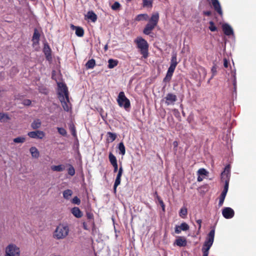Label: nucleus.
I'll return each mask as SVG.
<instances>
[{"instance_id": "obj_9", "label": "nucleus", "mask_w": 256, "mask_h": 256, "mask_svg": "<svg viewBox=\"0 0 256 256\" xmlns=\"http://www.w3.org/2000/svg\"><path fill=\"white\" fill-rule=\"evenodd\" d=\"M222 214L224 217L228 219L232 218L234 214V210L230 208L226 207L223 208Z\"/></svg>"}, {"instance_id": "obj_45", "label": "nucleus", "mask_w": 256, "mask_h": 256, "mask_svg": "<svg viewBox=\"0 0 256 256\" xmlns=\"http://www.w3.org/2000/svg\"><path fill=\"white\" fill-rule=\"evenodd\" d=\"M120 3L116 2L112 6V8L113 10H118L120 8Z\"/></svg>"}, {"instance_id": "obj_41", "label": "nucleus", "mask_w": 256, "mask_h": 256, "mask_svg": "<svg viewBox=\"0 0 256 256\" xmlns=\"http://www.w3.org/2000/svg\"><path fill=\"white\" fill-rule=\"evenodd\" d=\"M210 26H209V29L212 31V32H215L216 30H217V28L215 26L214 22H210Z\"/></svg>"}, {"instance_id": "obj_36", "label": "nucleus", "mask_w": 256, "mask_h": 256, "mask_svg": "<svg viewBox=\"0 0 256 256\" xmlns=\"http://www.w3.org/2000/svg\"><path fill=\"white\" fill-rule=\"evenodd\" d=\"M108 140H110L111 142L114 141L116 138V134L112 133L111 132H108Z\"/></svg>"}, {"instance_id": "obj_60", "label": "nucleus", "mask_w": 256, "mask_h": 256, "mask_svg": "<svg viewBox=\"0 0 256 256\" xmlns=\"http://www.w3.org/2000/svg\"><path fill=\"white\" fill-rule=\"evenodd\" d=\"M204 13L205 15H206V16H210L211 14V12L209 11L204 12Z\"/></svg>"}, {"instance_id": "obj_12", "label": "nucleus", "mask_w": 256, "mask_h": 256, "mask_svg": "<svg viewBox=\"0 0 256 256\" xmlns=\"http://www.w3.org/2000/svg\"><path fill=\"white\" fill-rule=\"evenodd\" d=\"M208 174V172L204 168H200L197 172L198 181L199 182H202L205 176H207Z\"/></svg>"}, {"instance_id": "obj_38", "label": "nucleus", "mask_w": 256, "mask_h": 256, "mask_svg": "<svg viewBox=\"0 0 256 256\" xmlns=\"http://www.w3.org/2000/svg\"><path fill=\"white\" fill-rule=\"evenodd\" d=\"M40 34L37 30H35L32 36V40H40Z\"/></svg>"}, {"instance_id": "obj_44", "label": "nucleus", "mask_w": 256, "mask_h": 256, "mask_svg": "<svg viewBox=\"0 0 256 256\" xmlns=\"http://www.w3.org/2000/svg\"><path fill=\"white\" fill-rule=\"evenodd\" d=\"M172 74H173L172 73H170L168 72H167L166 76L165 77V78L164 80V81L169 82L172 78Z\"/></svg>"}, {"instance_id": "obj_7", "label": "nucleus", "mask_w": 256, "mask_h": 256, "mask_svg": "<svg viewBox=\"0 0 256 256\" xmlns=\"http://www.w3.org/2000/svg\"><path fill=\"white\" fill-rule=\"evenodd\" d=\"M214 230H212L209 232L208 238L204 242V246L202 248L203 250H209L210 247L212 245L214 240Z\"/></svg>"}, {"instance_id": "obj_43", "label": "nucleus", "mask_w": 256, "mask_h": 256, "mask_svg": "<svg viewBox=\"0 0 256 256\" xmlns=\"http://www.w3.org/2000/svg\"><path fill=\"white\" fill-rule=\"evenodd\" d=\"M73 204L79 205L80 203V200L78 196H74L72 200Z\"/></svg>"}, {"instance_id": "obj_59", "label": "nucleus", "mask_w": 256, "mask_h": 256, "mask_svg": "<svg viewBox=\"0 0 256 256\" xmlns=\"http://www.w3.org/2000/svg\"><path fill=\"white\" fill-rule=\"evenodd\" d=\"M172 144L175 148H176L178 146V142L176 141H174Z\"/></svg>"}, {"instance_id": "obj_15", "label": "nucleus", "mask_w": 256, "mask_h": 256, "mask_svg": "<svg viewBox=\"0 0 256 256\" xmlns=\"http://www.w3.org/2000/svg\"><path fill=\"white\" fill-rule=\"evenodd\" d=\"M174 244L178 246H185L187 244V241L185 238L180 236L176 240Z\"/></svg>"}, {"instance_id": "obj_1", "label": "nucleus", "mask_w": 256, "mask_h": 256, "mask_svg": "<svg viewBox=\"0 0 256 256\" xmlns=\"http://www.w3.org/2000/svg\"><path fill=\"white\" fill-rule=\"evenodd\" d=\"M70 232V229L66 224H58L52 234V237L56 240H63L65 238Z\"/></svg>"}, {"instance_id": "obj_14", "label": "nucleus", "mask_w": 256, "mask_h": 256, "mask_svg": "<svg viewBox=\"0 0 256 256\" xmlns=\"http://www.w3.org/2000/svg\"><path fill=\"white\" fill-rule=\"evenodd\" d=\"M211 2L214 10L222 16V11L219 1L218 0H211Z\"/></svg>"}, {"instance_id": "obj_11", "label": "nucleus", "mask_w": 256, "mask_h": 256, "mask_svg": "<svg viewBox=\"0 0 256 256\" xmlns=\"http://www.w3.org/2000/svg\"><path fill=\"white\" fill-rule=\"evenodd\" d=\"M189 226L186 222H182L180 226H176L174 228L175 232L179 234L182 231H186L189 230Z\"/></svg>"}, {"instance_id": "obj_29", "label": "nucleus", "mask_w": 256, "mask_h": 256, "mask_svg": "<svg viewBox=\"0 0 256 256\" xmlns=\"http://www.w3.org/2000/svg\"><path fill=\"white\" fill-rule=\"evenodd\" d=\"M51 169L53 171L62 172L64 170V166L62 164L58 166H51Z\"/></svg>"}, {"instance_id": "obj_46", "label": "nucleus", "mask_w": 256, "mask_h": 256, "mask_svg": "<svg viewBox=\"0 0 256 256\" xmlns=\"http://www.w3.org/2000/svg\"><path fill=\"white\" fill-rule=\"evenodd\" d=\"M211 71L212 73V75L210 78L208 80V82H209L210 80L213 78V77L216 74V68L215 66H214L212 67Z\"/></svg>"}, {"instance_id": "obj_49", "label": "nucleus", "mask_w": 256, "mask_h": 256, "mask_svg": "<svg viewBox=\"0 0 256 256\" xmlns=\"http://www.w3.org/2000/svg\"><path fill=\"white\" fill-rule=\"evenodd\" d=\"M32 45L33 46L36 48L37 49L38 48V46L39 44V40H32Z\"/></svg>"}, {"instance_id": "obj_61", "label": "nucleus", "mask_w": 256, "mask_h": 256, "mask_svg": "<svg viewBox=\"0 0 256 256\" xmlns=\"http://www.w3.org/2000/svg\"><path fill=\"white\" fill-rule=\"evenodd\" d=\"M118 172H122V173L123 172V168H122V166H120L119 168V170H118Z\"/></svg>"}, {"instance_id": "obj_62", "label": "nucleus", "mask_w": 256, "mask_h": 256, "mask_svg": "<svg viewBox=\"0 0 256 256\" xmlns=\"http://www.w3.org/2000/svg\"><path fill=\"white\" fill-rule=\"evenodd\" d=\"M83 226H84V228L85 229V230H88V228H87V226H86V224L85 222H84L83 223Z\"/></svg>"}, {"instance_id": "obj_58", "label": "nucleus", "mask_w": 256, "mask_h": 256, "mask_svg": "<svg viewBox=\"0 0 256 256\" xmlns=\"http://www.w3.org/2000/svg\"><path fill=\"white\" fill-rule=\"evenodd\" d=\"M114 167V172H116L118 170V164L112 165Z\"/></svg>"}, {"instance_id": "obj_2", "label": "nucleus", "mask_w": 256, "mask_h": 256, "mask_svg": "<svg viewBox=\"0 0 256 256\" xmlns=\"http://www.w3.org/2000/svg\"><path fill=\"white\" fill-rule=\"evenodd\" d=\"M158 20V12L153 13L149 20L148 22L146 24L144 30V33L146 35L150 34L151 33V32L156 26Z\"/></svg>"}, {"instance_id": "obj_6", "label": "nucleus", "mask_w": 256, "mask_h": 256, "mask_svg": "<svg viewBox=\"0 0 256 256\" xmlns=\"http://www.w3.org/2000/svg\"><path fill=\"white\" fill-rule=\"evenodd\" d=\"M58 94L59 100L68 97V92L66 85L62 82L58 83Z\"/></svg>"}, {"instance_id": "obj_56", "label": "nucleus", "mask_w": 256, "mask_h": 256, "mask_svg": "<svg viewBox=\"0 0 256 256\" xmlns=\"http://www.w3.org/2000/svg\"><path fill=\"white\" fill-rule=\"evenodd\" d=\"M208 251L209 250H207L202 249L203 256H208Z\"/></svg>"}, {"instance_id": "obj_35", "label": "nucleus", "mask_w": 256, "mask_h": 256, "mask_svg": "<svg viewBox=\"0 0 256 256\" xmlns=\"http://www.w3.org/2000/svg\"><path fill=\"white\" fill-rule=\"evenodd\" d=\"M44 52L46 58H48V57L50 56V49L48 45H44Z\"/></svg>"}, {"instance_id": "obj_17", "label": "nucleus", "mask_w": 256, "mask_h": 256, "mask_svg": "<svg viewBox=\"0 0 256 256\" xmlns=\"http://www.w3.org/2000/svg\"><path fill=\"white\" fill-rule=\"evenodd\" d=\"M230 166H226L224 170V171L222 173V180H230Z\"/></svg>"}, {"instance_id": "obj_34", "label": "nucleus", "mask_w": 256, "mask_h": 256, "mask_svg": "<svg viewBox=\"0 0 256 256\" xmlns=\"http://www.w3.org/2000/svg\"><path fill=\"white\" fill-rule=\"evenodd\" d=\"M187 214H188V210L186 208L183 207V208H181V209L180 210V214H179L181 218H185L187 215Z\"/></svg>"}, {"instance_id": "obj_25", "label": "nucleus", "mask_w": 256, "mask_h": 256, "mask_svg": "<svg viewBox=\"0 0 256 256\" xmlns=\"http://www.w3.org/2000/svg\"><path fill=\"white\" fill-rule=\"evenodd\" d=\"M72 26L76 30V34L78 36H82L84 34V30L80 27L74 26Z\"/></svg>"}, {"instance_id": "obj_4", "label": "nucleus", "mask_w": 256, "mask_h": 256, "mask_svg": "<svg viewBox=\"0 0 256 256\" xmlns=\"http://www.w3.org/2000/svg\"><path fill=\"white\" fill-rule=\"evenodd\" d=\"M134 42L136 44L138 48L140 50L141 54L144 58L148 56V44L147 42L142 37H138Z\"/></svg>"}, {"instance_id": "obj_37", "label": "nucleus", "mask_w": 256, "mask_h": 256, "mask_svg": "<svg viewBox=\"0 0 256 256\" xmlns=\"http://www.w3.org/2000/svg\"><path fill=\"white\" fill-rule=\"evenodd\" d=\"M70 130L72 132V135L74 137H76V128L74 124H70L69 126Z\"/></svg>"}, {"instance_id": "obj_10", "label": "nucleus", "mask_w": 256, "mask_h": 256, "mask_svg": "<svg viewBox=\"0 0 256 256\" xmlns=\"http://www.w3.org/2000/svg\"><path fill=\"white\" fill-rule=\"evenodd\" d=\"M166 105L174 104L177 100L176 96L171 93L168 94L164 98Z\"/></svg>"}, {"instance_id": "obj_27", "label": "nucleus", "mask_w": 256, "mask_h": 256, "mask_svg": "<svg viewBox=\"0 0 256 256\" xmlns=\"http://www.w3.org/2000/svg\"><path fill=\"white\" fill-rule=\"evenodd\" d=\"M96 65V62L95 60L94 59H91L86 63V68L90 69V68H93Z\"/></svg>"}, {"instance_id": "obj_32", "label": "nucleus", "mask_w": 256, "mask_h": 256, "mask_svg": "<svg viewBox=\"0 0 256 256\" xmlns=\"http://www.w3.org/2000/svg\"><path fill=\"white\" fill-rule=\"evenodd\" d=\"M148 18V16L146 14H140L138 15L136 18V20L137 21H140L142 20H147Z\"/></svg>"}, {"instance_id": "obj_20", "label": "nucleus", "mask_w": 256, "mask_h": 256, "mask_svg": "<svg viewBox=\"0 0 256 256\" xmlns=\"http://www.w3.org/2000/svg\"><path fill=\"white\" fill-rule=\"evenodd\" d=\"M72 214L77 218H80L82 216V212L78 207H74L71 210Z\"/></svg>"}, {"instance_id": "obj_52", "label": "nucleus", "mask_w": 256, "mask_h": 256, "mask_svg": "<svg viewBox=\"0 0 256 256\" xmlns=\"http://www.w3.org/2000/svg\"><path fill=\"white\" fill-rule=\"evenodd\" d=\"M175 68H176V67L172 66H170V67H169V68L168 69V72L170 73H172L173 74Z\"/></svg>"}, {"instance_id": "obj_22", "label": "nucleus", "mask_w": 256, "mask_h": 256, "mask_svg": "<svg viewBox=\"0 0 256 256\" xmlns=\"http://www.w3.org/2000/svg\"><path fill=\"white\" fill-rule=\"evenodd\" d=\"M42 122L39 119L34 120L31 124V127L32 129L36 130L40 128L41 126Z\"/></svg>"}, {"instance_id": "obj_55", "label": "nucleus", "mask_w": 256, "mask_h": 256, "mask_svg": "<svg viewBox=\"0 0 256 256\" xmlns=\"http://www.w3.org/2000/svg\"><path fill=\"white\" fill-rule=\"evenodd\" d=\"M196 222L198 224V225H199L198 230H200V228H201V224H202V220L200 219V220H196Z\"/></svg>"}, {"instance_id": "obj_31", "label": "nucleus", "mask_w": 256, "mask_h": 256, "mask_svg": "<svg viewBox=\"0 0 256 256\" xmlns=\"http://www.w3.org/2000/svg\"><path fill=\"white\" fill-rule=\"evenodd\" d=\"M26 138L24 136H18L13 139L14 142L16 144H22L25 142Z\"/></svg>"}, {"instance_id": "obj_39", "label": "nucleus", "mask_w": 256, "mask_h": 256, "mask_svg": "<svg viewBox=\"0 0 256 256\" xmlns=\"http://www.w3.org/2000/svg\"><path fill=\"white\" fill-rule=\"evenodd\" d=\"M152 0H143L144 6H152Z\"/></svg>"}, {"instance_id": "obj_13", "label": "nucleus", "mask_w": 256, "mask_h": 256, "mask_svg": "<svg viewBox=\"0 0 256 256\" xmlns=\"http://www.w3.org/2000/svg\"><path fill=\"white\" fill-rule=\"evenodd\" d=\"M60 100L64 110L68 112L71 109V104L68 97L64 98L63 100Z\"/></svg>"}, {"instance_id": "obj_48", "label": "nucleus", "mask_w": 256, "mask_h": 256, "mask_svg": "<svg viewBox=\"0 0 256 256\" xmlns=\"http://www.w3.org/2000/svg\"><path fill=\"white\" fill-rule=\"evenodd\" d=\"M99 112L100 113V114L102 118L104 120H105V118H106V114H104V110L102 109H100V110H99Z\"/></svg>"}, {"instance_id": "obj_33", "label": "nucleus", "mask_w": 256, "mask_h": 256, "mask_svg": "<svg viewBox=\"0 0 256 256\" xmlns=\"http://www.w3.org/2000/svg\"><path fill=\"white\" fill-rule=\"evenodd\" d=\"M118 148L120 150V154L122 156H124L126 153V148L123 142H121L118 144Z\"/></svg>"}, {"instance_id": "obj_54", "label": "nucleus", "mask_w": 256, "mask_h": 256, "mask_svg": "<svg viewBox=\"0 0 256 256\" xmlns=\"http://www.w3.org/2000/svg\"><path fill=\"white\" fill-rule=\"evenodd\" d=\"M228 62L226 58L224 60V66L225 68H228Z\"/></svg>"}, {"instance_id": "obj_3", "label": "nucleus", "mask_w": 256, "mask_h": 256, "mask_svg": "<svg viewBox=\"0 0 256 256\" xmlns=\"http://www.w3.org/2000/svg\"><path fill=\"white\" fill-rule=\"evenodd\" d=\"M20 248L14 243L9 244L4 249V256H20Z\"/></svg>"}, {"instance_id": "obj_26", "label": "nucleus", "mask_w": 256, "mask_h": 256, "mask_svg": "<svg viewBox=\"0 0 256 256\" xmlns=\"http://www.w3.org/2000/svg\"><path fill=\"white\" fill-rule=\"evenodd\" d=\"M177 62V56L176 53H173L172 54V57L170 61V66L176 67L178 64Z\"/></svg>"}, {"instance_id": "obj_21", "label": "nucleus", "mask_w": 256, "mask_h": 256, "mask_svg": "<svg viewBox=\"0 0 256 256\" xmlns=\"http://www.w3.org/2000/svg\"><path fill=\"white\" fill-rule=\"evenodd\" d=\"M86 16L88 19L91 20L94 22L97 20L96 15L92 11L88 12L87 13Z\"/></svg>"}, {"instance_id": "obj_50", "label": "nucleus", "mask_w": 256, "mask_h": 256, "mask_svg": "<svg viewBox=\"0 0 256 256\" xmlns=\"http://www.w3.org/2000/svg\"><path fill=\"white\" fill-rule=\"evenodd\" d=\"M86 216H87L89 220H93L94 219V215L92 213L87 212Z\"/></svg>"}, {"instance_id": "obj_40", "label": "nucleus", "mask_w": 256, "mask_h": 256, "mask_svg": "<svg viewBox=\"0 0 256 256\" xmlns=\"http://www.w3.org/2000/svg\"><path fill=\"white\" fill-rule=\"evenodd\" d=\"M68 174L71 176H73L75 174V170L74 168L70 166V168H68Z\"/></svg>"}, {"instance_id": "obj_64", "label": "nucleus", "mask_w": 256, "mask_h": 256, "mask_svg": "<svg viewBox=\"0 0 256 256\" xmlns=\"http://www.w3.org/2000/svg\"><path fill=\"white\" fill-rule=\"evenodd\" d=\"M160 203L162 204V207H164V203H163V202L162 201V202H160Z\"/></svg>"}, {"instance_id": "obj_47", "label": "nucleus", "mask_w": 256, "mask_h": 256, "mask_svg": "<svg viewBox=\"0 0 256 256\" xmlns=\"http://www.w3.org/2000/svg\"><path fill=\"white\" fill-rule=\"evenodd\" d=\"M224 181L225 184L224 186V190L225 192H228V182L230 180H222Z\"/></svg>"}, {"instance_id": "obj_57", "label": "nucleus", "mask_w": 256, "mask_h": 256, "mask_svg": "<svg viewBox=\"0 0 256 256\" xmlns=\"http://www.w3.org/2000/svg\"><path fill=\"white\" fill-rule=\"evenodd\" d=\"M226 194H227L226 192H225V191L223 190L221 194V195H220V197L223 198H225L226 196Z\"/></svg>"}, {"instance_id": "obj_28", "label": "nucleus", "mask_w": 256, "mask_h": 256, "mask_svg": "<svg viewBox=\"0 0 256 256\" xmlns=\"http://www.w3.org/2000/svg\"><path fill=\"white\" fill-rule=\"evenodd\" d=\"M10 120L8 115L4 113H0V122H7Z\"/></svg>"}, {"instance_id": "obj_42", "label": "nucleus", "mask_w": 256, "mask_h": 256, "mask_svg": "<svg viewBox=\"0 0 256 256\" xmlns=\"http://www.w3.org/2000/svg\"><path fill=\"white\" fill-rule=\"evenodd\" d=\"M58 130L60 134L62 136H66V131L62 128H58Z\"/></svg>"}, {"instance_id": "obj_19", "label": "nucleus", "mask_w": 256, "mask_h": 256, "mask_svg": "<svg viewBox=\"0 0 256 256\" xmlns=\"http://www.w3.org/2000/svg\"><path fill=\"white\" fill-rule=\"evenodd\" d=\"M30 152L32 158H38L40 156V152L35 146H32L30 149Z\"/></svg>"}, {"instance_id": "obj_16", "label": "nucleus", "mask_w": 256, "mask_h": 256, "mask_svg": "<svg viewBox=\"0 0 256 256\" xmlns=\"http://www.w3.org/2000/svg\"><path fill=\"white\" fill-rule=\"evenodd\" d=\"M222 28L225 34L230 36L233 34V30L229 24H224L222 26Z\"/></svg>"}, {"instance_id": "obj_23", "label": "nucleus", "mask_w": 256, "mask_h": 256, "mask_svg": "<svg viewBox=\"0 0 256 256\" xmlns=\"http://www.w3.org/2000/svg\"><path fill=\"white\" fill-rule=\"evenodd\" d=\"M72 191L71 190L67 189L63 192V197L66 200H69L72 195Z\"/></svg>"}, {"instance_id": "obj_63", "label": "nucleus", "mask_w": 256, "mask_h": 256, "mask_svg": "<svg viewBox=\"0 0 256 256\" xmlns=\"http://www.w3.org/2000/svg\"><path fill=\"white\" fill-rule=\"evenodd\" d=\"M104 50H105L106 51L108 50V44H106V45L104 46Z\"/></svg>"}, {"instance_id": "obj_18", "label": "nucleus", "mask_w": 256, "mask_h": 256, "mask_svg": "<svg viewBox=\"0 0 256 256\" xmlns=\"http://www.w3.org/2000/svg\"><path fill=\"white\" fill-rule=\"evenodd\" d=\"M122 173L118 172V173L117 174V176H116V180L114 182V194H116V188H117L118 186L120 184L121 177H122Z\"/></svg>"}, {"instance_id": "obj_8", "label": "nucleus", "mask_w": 256, "mask_h": 256, "mask_svg": "<svg viewBox=\"0 0 256 256\" xmlns=\"http://www.w3.org/2000/svg\"><path fill=\"white\" fill-rule=\"evenodd\" d=\"M28 135L32 138L42 139L45 136V134L43 131L36 130L28 132Z\"/></svg>"}, {"instance_id": "obj_5", "label": "nucleus", "mask_w": 256, "mask_h": 256, "mask_svg": "<svg viewBox=\"0 0 256 256\" xmlns=\"http://www.w3.org/2000/svg\"><path fill=\"white\" fill-rule=\"evenodd\" d=\"M117 102L120 107H122L127 110L130 106V100L126 96L124 92H120L117 98Z\"/></svg>"}, {"instance_id": "obj_51", "label": "nucleus", "mask_w": 256, "mask_h": 256, "mask_svg": "<svg viewBox=\"0 0 256 256\" xmlns=\"http://www.w3.org/2000/svg\"><path fill=\"white\" fill-rule=\"evenodd\" d=\"M22 103L25 106H29L31 104V101L30 100H25Z\"/></svg>"}, {"instance_id": "obj_30", "label": "nucleus", "mask_w": 256, "mask_h": 256, "mask_svg": "<svg viewBox=\"0 0 256 256\" xmlns=\"http://www.w3.org/2000/svg\"><path fill=\"white\" fill-rule=\"evenodd\" d=\"M108 158L112 166L114 164H118L116 157L112 152L109 154Z\"/></svg>"}, {"instance_id": "obj_53", "label": "nucleus", "mask_w": 256, "mask_h": 256, "mask_svg": "<svg viewBox=\"0 0 256 256\" xmlns=\"http://www.w3.org/2000/svg\"><path fill=\"white\" fill-rule=\"evenodd\" d=\"M224 200V198H221V197L220 198V200H219V202H218L219 206H221L223 204Z\"/></svg>"}, {"instance_id": "obj_24", "label": "nucleus", "mask_w": 256, "mask_h": 256, "mask_svg": "<svg viewBox=\"0 0 256 256\" xmlns=\"http://www.w3.org/2000/svg\"><path fill=\"white\" fill-rule=\"evenodd\" d=\"M118 64V60L114 59H109L108 60V68H112L116 66Z\"/></svg>"}]
</instances>
